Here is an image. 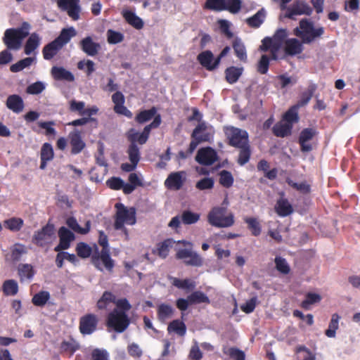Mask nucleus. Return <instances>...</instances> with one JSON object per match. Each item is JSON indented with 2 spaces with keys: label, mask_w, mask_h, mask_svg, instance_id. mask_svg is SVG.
<instances>
[{
  "label": "nucleus",
  "mask_w": 360,
  "mask_h": 360,
  "mask_svg": "<svg viewBox=\"0 0 360 360\" xmlns=\"http://www.w3.org/2000/svg\"><path fill=\"white\" fill-rule=\"evenodd\" d=\"M325 29L322 26L315 27L314 22L307 18L302 19L299 26L294 29V34L299 37L303 44H309L321 38Z\"/></svg>",
  "instance_id": "f257e3e1"
},
{
  "label": "nucleus",
  "mask_w": 360,
  "mask_h": 360,
  "mask_svg": "<svg viewBox=\"0 0 360 360\" xmlns=\"http://www.w3.org/2000/svg\"><path fill=\"white\" fill-rule=\"evenodd\" d=\"M214 134V129L212 125L205 122H200L195 127L191 134V141L188 148V153L192 154L198 146L203 142H211Z\"/></svg>",
  "instance_id": "f03ea898"
},
{
  "label": "nucleus",
  "mask_w": 360,
  "mask_h": 360,
  "mask_svg": "<svg viewBox=\"0 0 360 360\" xmlns=\"http://www.w3.org/2000/svg\"><path fill=\"white\" fill-rule=\"evenodd\" d=\"M117 209L114 227L116 230H122L126 237H128V231L124 227V224L134 225L136 222V209L133 207H127L122 203L115 204Z\"/></svg>",
  "instance_id": "7ed1b4c3"
},
{
  "label": "nucleus",
  "mask_w": 360,
  "mask_h": 360,
  "mask_svg": "<svg viewBox=\"0 0 360 360\" xmlns=\"http://www.w3.org/2000/svg\"><path fill=\"white\" fill-rule=\"evenodd\" d=\"M226 207H214L209 212V223L215 227L227 228L234 224V216L232 213L226 214Z\"/></svg>",
  "instance_id": "20e7f679"
},
{
  "label": "nucleus",
  "mask_w": 360,
  "mask_h": 360,
  "mask_svg": "<svg viewBox=\"0 0 360 360\" xmlns=\"http://www.w3.org/2000/svg\"><path fill=\"white\" fill-rule=\"evenodd\" d=\"M130 324V320L124 311L113 309L107 317L106 325L118 333H123Z\"/></svg>",
  "instance_id": "39448f33"
},
{
  "label": "nucleus",
  "mask_w": 360,
  "mask_h": 360,
  "mask_svg": "<svg viewBox=\"0 0 360 360\" xmlns=\"http://www.w3.org/2000/svg\"><path fill=\"white\" fill-rule=\"evenodd\" d=\"M54 226L48 223L40 230L34 232L32 236V243L41 248L50 245L54 238Z\"/></svg>",
  "instance_id": "423d86ee"
},
{
  "label": "nucleus",
  "mask_w": 360,
  "mask_h": 360,
  "mask_svg": "<svg viewBox=\"0 0 360 360\" xmlns=\"http://www.w3.org/2000/svg\"><path fill=\"white\" fill-rule=\"evenodd\" d=\"M195 160L201 165L211 166L219 160V155L213 148L202 147L198 150Z\"/></svg>",
  "instance_id": "0eeeda50"
},
{
  "label": "nucleus",
  "mask_w": 360,
  "mask_h": 360,
  "mask_svg": "<svg viewBox=\"0 0 360 360\" xmlns=\"http://www.w3.org/2000/svg\"><path fill=\"white\" fill-rule=\"evenodd\" d=\"M230 144L238 148L249 143L248 134L245 130L231 127L228 130Z\"/></svg>",
  "instance_id": "6e6552de"
},
{
  "label": "nucleus",
  "mask_w": 360,
  "mask_h": 360,
  "mask_svg": "<svg viewBox=\"0 0 360 360\" xmlns=\"http://www.w3.org/2000/svg\"><path fill=\"white\" fill-rule=\"evenodd\" d=\"M312 12V8L307 3L304 1L297 0L287 8L285 17L293 20L296 15H310Z\"/></svg>",
  "instance_id": "1a4fd4ad"
},
{
  "label": "nucleus",
  "mask_w": 360,
  "mask_h": 360,
  "mask_svg": "<svg viewBox=\"0 0 360 360\" xmlns=\"http://www.w3.org/2000/svg\"><path fill=\"white\" fill-rule=\"evenodd\" d=\"M98 319L96 315L88 314L80 318L79 331L84 335H91L96 331Z\"/></svg>",
  "instance_id": "9d476101"
},
{
  "label": "nucleus",
  "mask_w": 360,
  "mask_h": 360,
  "mask_svg": "<svg viewBox=\"0 0 360 360\" xmlns=\"http://www.w3.org/2000/svg\"><path fill=\"white\" fill-rule=\"evenodd\" d=\"M176 257L184 259L187 265L193 266H201L203 263L202 258L199 254L190 249L179 250L176 253Z\"/></svg>",
  "instance_id": "9b49d317"
},
{
  "label": "nucleus",
  "mask_w": 360,
  "mask_h": 360,
  "mask_svg": "<svg viewBox=\"0 0 360 360\" xmlns=\"http://www.w3.org/2000/svg\"><path fill=\"white\" fill-rule=\"evenodd\" d=\"M92 262L100 271H103L105 267L108 271H111L114 267V262L110 257V251L106 250H102L98 256H93Z\"/></svg>",
  "instance_id": "f8f14e48"
},
{
  "label": "nucleus",
  "mask_w": 360,
  "mask_h": 360,
  "mask_svg": "<svg viewBox=\"0 0 360 360\" xmlns=\"http://www.w3.org/2000/svg\"><path fill=\"white\" fill-rule=\"evenodd\" d=\"M58 236L60 242L54 248L56 252L68 249L70 247L71 242L75 238V234L65 226H62L59 229Z\"/></svg>",
  "instance_id": "ddd939ff"
},
{
  "label": "nucleus",
  "mask_w": 360,
  "mask_h": 360,
  "mask_svg": "<svg viewBox=\"0 0 360 360\" xmlns=\"http://www.w3.org/2000/svg\"><path fill=\"white\" fill-rule=\"evenodd\" d=\"M317 134V131L314 128H305L300 132L299 136V143L302 152H309L312 150V146L309 141Z\"/></svg>",
  "instance_id": "4468645a"
},
{
  "label": "nucleus",
  "mask_w": 360,
  "mask_h": 360,
  "mask_svg": "<svg viewBox=\"0 0 360 360\" xmlns=\"http://www.w3.org/2000/svg\"><path fill=\"white\" fill-rule=\"evenodd\" d=\"M198 60L200 64L209 71L215 70L219 65L217 58H214L211 51H204L198 54Z\"/></svg>",
  "instance_id": "2eb2a0df"
},
{
  "label": "nucleus",
  "mask_w": 360,
  "mask_h": 360,
  "mask_svg": "<svg viewBox=\"0 0 360 360\" xmlns=\"http://www.w3.org/2000/svg\"><path fill=\"white\" fill-rule=\"evenodd\" d=\"M79 46L84 53L91 57L96 56L101 49L100 44L94 41L91 37L82 39L79 42Z\"/></svg>",
  "instance_id": "dca6fc26"
},
{
  "label": "nucleus",
  "mask_w": 360,
  "mask_h": 360,
  "mask_svg": "<svg viewBox=\"0 0 360 360\" xmlns=\"http://www.w3.org/2000/svg\"><path fill=\"white\" fill-rule=\"evenodd\" d=\"M184 176H185L184 172H172L165 181V186L169 189L179 190L184 184Z\"/></svg>",
  "instance_id": "f3484780"
},
{
  "label": "nucleus",
  "mask_w": 360,
  "mask_h": 360,
  "mask_svg": "<svg viewBox=\"0 0 360 360\" xmlns=\"http://www.w3.org/2000/svg\"><path fill=\"white\" fill-rule=\"evenodd\" d=\"M72 154L77 155L82 152L86 144L83 141L79 131L75 129L69 134Z\"/></svg>",
  "instance_id": "a211bd4d"
},
{
  "label": "nucleus",
  "mask_w": 360,
  "mask_h": 360,
  "mask_svg": "<svg viewBox=\"0 0 360 360\" xmlns=\"http://www.w3.org/2000/svg\"><path fill=\"white\" fill-rule=\"evenodd\" d=\"M11 31V29H7L5 31L3 38L4 43L8 49L18 50L21 46L22 41Z\"/></svg>",
  "instance_id": "6ab92c4d"
},
{
  "label": "nucleus",
  "mask_w": 360,
  "mask_h": 360,
  "mask_svg": "<svg viewBox=\"0 0 360 360\" xmlns=\"http://www.w3.org/2000/svg\"><path fill=\"white\" fill-rule=\"evenodd\" d=\"M41 42V37L36 32L32 33L27 39L25 46L24 52L26 55L30 56L34 53V51L37 49Z\"/></svg>",
  "instance_id": "aec40b11"
},
{
  "label": "nucleus",
  "mask_w": 360,
  "mask_h": 360,
  "mask_svg": "<svg viewBox=\"0 0 360 360\" xmlns=\"http://www.w3.org/2000/svg\"><path fill=\"white\" fill-rule=\"evenodd\" d=\"M6 105L9 110L16 114L21 112L25 107L22 98L17 94L10 95L7 98Z\"/></svg>",
  "instance_id": "412c9836"
},
{
  "label": "nucleus",
  "mask_w": 360,
  "mask_h": 360,
  "mask_svg": "<svg viewBox=\"0 0 360 360\" xmlns=\"http://www.w3.org/2000/svg\"><path fill=\"white\" fill-rule=\"evenodd\" d=\"M204 7L214 11H229L232 13V4L226 0H207Z\"/></svg>",
  "instance_id": "4be33fe9"
},
{
  "label": "nucleus",
  "mask_w": 360,
  "mask_h": 360,
  "mask_svg": "<svg viewBox=\"0 0 360 360\" xmlns=\"http://www.w3.org/2000/svg\"><path fill=\"white\" fill-rule=\"evenodd\" d=\"M302 44V41H300L297 39H288L285 41V51L290 56L299 54L303 51Z\"/></svg>",
  "instance_id": "5701e85b"
},
{
  "label": "nucleus",
  "mask_w": 360,
  "mask_h": 360,
  "mask_svg": "<svg viewBox=\"0 0 360 360\" xmlns=\"http://www.w3.org/2000/svg\"><path fill=\"white\" fill-rule=\"evenodd\" d=\"M51 75L56 80L67 82H73L75 80L73 74L62 67L53 66L51 69Z\"/></svg>",
  "instance_id": "b1692460"
},
{
  "label": "nucleus",
  "mask_w": 360,
  "mask_h": 360,
  "mask_svg": "<svg viewBox=\"0 0 360 360\" xmlns=\"http://www.w3.org/2000/svg\"><path fill=\"white\" fill-rule=\"evenodd\" d=\"M79 349V344L72 338L63 340L60 345V352L66 354L70 356L73 355Z\"/></svg>",
  "instance_id": "393cba45"
},
{
  "label": "nucleus",
  "mask_w": 360,
  "mask_h": 360,
  "mask_svg": "<svg viewBox=\"0 0 360 360\" xmlns=\"http://www.w3.org/2000/svg\"><path fill=\"white\" fill-rule=\"evenodd\" d=\"M63 48L56 41L53 40L44 46L42 49L43 57L45 60H51Z\"/></svg>",
  "instance_id": "a878e982"
},
{
  "label": "nucleus",
  "mask_w": 360,
  "mask_h": 360,
  "mask_svg": "<svg viewBox=\"0 0 360 360\" xmlns=\"http://www.w3.org/2000/svg\"><path fill=\"white\" fill-rule=\"evenodd\" d=\"M122 15L124 20L130 25L137 30H141L143 27V21L141 18L136 15V13L129 10H124L122 11Z\"/></svg>",
  "instance_id": "bb28decb"
},
{
  "label": "nucleus",
  "mask_w": 360,
  "mask_h": 360,
  "mask_svg": "<svg viewBox=\"0 0 360 360\" xmlns=\"http://www.w3.org/2000/svg\"><path fill=\"white\" fill-rule=\"evenodd\" d=\"M277 214L281 217H287L292 213L293 208L289 201L285 198H281L276 205Z\"/></svg>",
  "instance_id": "cd10ccee"
},
{
  "label": "nucleus",
  "mask_w": 360,
  "mask_h": 360,
  "mask_svg": "<svg viewBox=\"0 0 360 360\" xmlns=\"http://www.w3.org/2000/svg\"><path fill=\"white\" fill-rule=\"evenodd\" d=\"M317 89V86L314 83H310L307 91L302 93L300 100L295 105L299 108L308 104L311 99L314 92Z\"/></svg>",
  "instance_id": "c85d7f7f"
},
{
  "label": "nucleus",
  "mask_w": 360,
  "mask_h": 360,
  "mask_svg": "<svg viewBox=\"0 0 360 360\" xmlns=\"http://www.w3.org/2000/svg\"><path fill=\"white\" fill-rule=\"evenodd\" d=\"M266 11L262 8L259 10L254 15L246 20L247 23L252 27L258 28L264 22L266 18Z\"/></svg>",
  "instance_id": "c756f323"
},
{
  "label": "nucleus",
  "mask_w": 360,
  "mask_h": 360,
  "mask_svg": "<svg viewBox=\"0 0 360 360\" xmlns=\"http://www.w3.org/2000/svg\"><path fill=\"white\" fill-rule=\"evenodd\" d=\"M76 34V30L73 27L64 28L61 30L59 36L54 40L63 47L70 41L71 38L75 37Z\"/></svg>",
  "instance_id": "7c9ffc66"
},
{
  "label": "nucleus",
  "mask_w": 360,
  "mask_h": 360,
  "mask_svg": "<svg viewBox=\"0 0 360 360\" xmlns=\"http://www.w3.org/2000/svg\"><path fill=\"white\" fill-rule=\"evenodd\" d=\"M292 128V123L281 122L274 126L273 131L276 136L285 137L291 134Z\"/></svg>",
  "instance_id": "2f4dec72"
},
{
  "label": "nucleus",
  "mask_w": 360,
  "mask_h": 360,
  "mask_svg": "<svg viewBox=\"0 0 360 360\" xmlns=\"http://www.w3.org/2000/svg\"><path fill=\"white\" fill-rule=\"evenodd\" d=\"M66 224L69 228L77 233L80 234H86L90 230L91 221L89 220L86 221L85 227L82 228L77 223V219L75 217H71L68 218L66 220Z\"/></svg>",
  "instance_id": "473e14b6"
},
{
  "label": "nucleus",
  "mask_w": 360,
  "mask_h": 360,
  "mask_svg": "<svg viewBox=\"0 0 360 360\" xmlns=\"http://www.w3.org/2000/svg\"><path fill=\"white\" fill-rule=\"evenodd\" d=\"M233 49L236 56L243 62L247 61V51L242 40L238 37L233 41Z\"/></svg>",
  "instance_id": "72a5a7b5"
},
{
  "label": "nucleus",
  "mask_w": 360,
  "mask_h": 360,
  "mask_svg": "<svg viewBox=\"0 0 360 360\" xmlns=\"http://www.w3.org/2000/svg\"><path fill=\"white\" fill-rule=\"evenodd\" d=\"M18 271L21 282L30 281L34 275L32 266L28 264H20L18 268Z\"/></svg>",
  "instance_id": "f704fd0d"
},
{
  "label": "nucleus",
  "mask_w": 360,
  "mask_h": 360,
  "mask_svg": "<svg viewBox=\"0 0 360 360\" xmlns=\"http://www.w3.org/2000/svg\"><path fill=\"white\" fill-rule=\"evenodd\" d=\"M174 309L167 304H161L158 307V317L161 322H165L166 320L172 317L174 313Z\"/></svg>",
  "instance_id": "c9c22d12"
},
{
  "label": "nucleus",
  "mask_w": 360,
  "mask_h": 360,
  "mask_svg": "<svg viewBox=\"0 0 360 360\" xmlns=\"http://www.w3.org/2000/svg\"><path fill=\"white\" fill-rule=\"evenodd\" d=\"M128 140L131 143H139L141 145L146 143L149 137L143 132L139 133L134 129H131L127 133Z\"/></svg>",
  "instance_id": "e433bc0d"
},
{
  "label": "nucleus",
  "mask_w": 360,
  "mask_h": 360,
  "mask_svg": "<svg viewBox=\"0 0 360 360\" xmlns=\"http://www.w3.org/2000/svg\"><path fill=\"white\" fill-rule=\"evenodd\" d=\"M243 69L242 68H236L234 66L228 68L226 71V79L230 84L236 83L243 73Z\"/></svg>",
  "instance_id": "4c0bfd02"
},
{
  "label": "nucleus",
  "mask_w": 360,
  "mask_h": 360,
  "mask_svg": "<svg viewBox=\"0 0 360 360\" xmlns=\"http://www.w3.org/2000/svg\"><path fill=\"white\" fill-rule=\"evenodd\" d=\"M169 280L173 285L179 289L192 290L195 287V282L188 278L181 280L175 277H169Z\"/></svg>",
  "instance_id": "58836bf2"
},
{
  "label": "nucleus",
  "mask_w": 360,
  "mask_h": 360,
  "mask_svg": "<svg viewBox=\"0 0 360 360\" xmlns=\"http://www.w3.org/2000/svg\"><path fill=\"white\" fill-rule=\"evenodd\" d=\"M59 8L63 11H67L68 15L74 20H77L79 18V13L81 12V7L79 4H67L65 6L58 4Z\"/></svg>",
  "instance_id": "ea45409f"
},
{
  "label": "nucleus",
  "mask_w": 360,
  "mask_h": 360,
  "mask_svg": "<svg viewBox=\"0 0 360 360\" xmlns=\"http://www.w3.org/2000/svg\"><path fill=\"white\" fill-rule=\"evenodd\" d=\"M157 109L155 107L149 110H144L141 111L135 117L136 122L139 124H143L150 120L153 117H155Z\"/></svg>",
  "instance_id": "a19ab883"
},
{
  "label": "nucleus",
  "mask_w": 360,
  "mask_h": 360,
  "mask_svg": "<svg viewBox=\"0 0 360 360\" xmlns=\"http://www.w3.org/2000/svg\"><path fill=\"white\" fill-rule=\"evenodd\" d=\"M115 296L109 291H105L97 302V307L99 309H105L110 303H115Z\"/></svg>",
  "instance_id": "79ce46f5"
},
{
  "label": "nucleus",
  "mask_w": 360,
  "mask_h": 360,
  "mask_svg": "<svg viewBox=\"0 0 360 360\" xmlns=\"http://www.w3.org/2000/svg\"><path fill=\"white\" fill-rule=\"evenodd\" d=\"M219 182L224 188H229L231 187L234 182L232 174L227 170H221L219 173Z\"/></svg>",
  "instance_id": "37998d69"
},
{
  "label": "nucleus",
  "mask_w": 360,
  "mask_h": 360,
  "mask_svg": "<svg viewBox=\"0 0 360 360\" xmlns=\"http://www.w3.org/2000/svg\"><path fill=\"white\" fill-rule=\"evenodd\" d=\"M167 330L169 333L175 332L179 335L183 336L186 334V327L184 322L176 319L169 324Z\"/></svg>",
  "instance_id": "c03bdc74"
},
{
  "label": "nucleus",
  "mask_w": 360,
  "mask_h": 360,
  "mask_svg": "<svg viewBox=\"0 0 360 360\" xmlns=\"http://www.w3.org/2000/svg\"><path fill=\"white\" fill-rule=\"evenodd\" d=\"M222 351L224 354L229 356L234 360H245V359L244 352L236 347H224Z\"/></svg>",
  "instance_id": "a18cd8bd"
},
{
  "label": "nucleus",
  "mask_w": 360,
  "mask_h": 360,
  "mask_svg": "<svg viewBox=\"0 0 360 360\" xmlns=\"http://www.w3.org/2000/svg\"><path fill=\"white\" fill-rule=\"evenodd\" d=\"M188 300L191 304L210 303L209 297L201 291H195L188 295Z\"/></svg>",
  "instance_id": "49530a36"
},
{
  "label": "nucleus",
  "mask_w": 360,
  "mask_h": 360,
  "mask_svg": "<svg viewBox=\"0 0 360 360\" xmlns=\"http://www.w3.org/2000/svg\"><path fill=\"white\" fill-rule=\"evenodd\" d=\"M340 316L338 314H333L330 321L328 328L326 330V335L328 338H335L336 330L339 326Z\"/></svg>",
  "instance_id": "de8ad7c7"
},
{
  "label": "nucleus",
  "mask_w": 360,
  "mask_h": 360,
  "mask_svg": "<svg viewBox=\"0 0 360 360\" xmlns=\"http://www.w3.org/2000/svg\"><path fill=\"white\" fill-rule=\"evenodd\" d=\"M27 253V249L22 244L16 243L11 248V258L14 262L19 261Z\"/></svg>",
  "instance_id": "09e8293b"
},
{
  "label": "nucleus",
  "mask_w": 360,
  "mask_h": 360,
  "mask_svg": "<svg viewBox=\"0 0 360 360\" xmlns=\"http://www.w3.org/2000/svg\"><path fill=\"white\" fill-rule=\"evenodd\" d=\"M33 61H34V58H32L31 57L25 58L24 59L19 60L16 63L11 65L10 70L12 72H20L22 70H24L25 68L30 67L32 65V63H33Z\"/></svg>",
  "instance_id": "8fccbe9b"
},
{
  "label": "nucleus",
  "mask_w": 360,
  "mask_h": 360,
  "mask_svg": "<svg viewBox=\"0 0 360 360\" xmlns=\"http://www.w3.org/2000/svg\"><path fill=\"white\" fill-rule=\"evenodd\" d=\"M5 226L12 231H18L23 226V220L21 218L12 217L4 221Z\"/></svg>",
  "instance_id": "3c124183"
},
{
  "label": "nucleus",
  "mask_w": 360,
  "mask_h": 360,
  "mask_svg": "<svg viewBox=\"0 0 360 360\" xmlns=\"http://www.w3.org/2000/svg\"><path fill=\"white\" fill-rule=\"evenodd\" d=\"M238 148H240V153L238 155V163L243 166L245 165L250 160L251 155L250 145L248 143V145L238 147Z\"/></svg>",
  "instance_id": "603ef678"
},
{
  "label": "nucleus",
  "mask_w": 360,
  "mask_h": 360,
  "mask_svg": "<svg viewBox=\"0 0 360 360\" xmlns=\"http://www.w3.org/2000/svg\"><path fill=\"white\" fill-rule=\"evenodd\" d=\"M50 298V294L47 291H40L32 297V303L37 307H42L46 304Z\"/></svg>",
  "instance_id": "864d4df0"
},
{
  "label": "nucleus",
  "mask_w": 360,
  "mask_h": 360,
  "mask_svg": "<svg viewBox=\"0 0 360 360\" xmlns=\"http://www.w3.org/2000/svg\"><path fill=\"white\" fill-rule=\"evenodd\" d=\"M200 219V214L189 210L184 211L181 214L183 224L189 225L195 224Z\"/></svg>",
  "instance_id": "5fc2aeb1"
},
{
  "label": "nucleus",
  "mask_w": 360,
  "mask_h": 360,
  "mask_svg": "<svg viewBox=\"0 0 360 360\" xmlns=\"http://www.w3.org/2000/svg\"><path fill=\"white\" fill-rule=\"evenodd\" d=\"M245 221L248 224V229L251 231L252 235L257 236L261 233L262 229L257 219L255 217H246Z\"/></svg>",
  "instance_id": "6e6d98bb"
},
{
  "label": "nucleus",
  "mask_w": 360,
  "mask_h": 360,
  "mask_svg": "<svg viewBox=\"0 0 360 360\" xmlns=\"http://www.w3.org/2000/svg\"><path fill=\"white\" fill-rule=\"evenodd\" d=\"M127 153L131 162L138 164L140 160V149L136 143H131L129 146Z\"/></svg>",
  "instance_id": "4d7b16f0"
},
{
  "label": "nucleus",
  "mask_w": 360,
  "mask_h": 360,
  "mask_svg": "<svg viewBox=\"0 0 360 360\" xmlns=\"http://www.w3.org/2000/svg\"><path fill=\"white\" fill-rule=\"evenodd\" d=\"M31 28L30 23L27 22H23L20 27L18 28H10L11 32H13L22 41L29 35V32Z\"/></svg>",
  "instance_id": "13d9d810"
},
{
  "label": "nucleus",
  "mask_w": 360,
  "mask_h": 360,
  "mask_svg": "<svg viewBox=\"0 0 360 360\" xmlns=\"http://www.w3.org/2000/svg\"><path fill=\"white\" fill-rule=\"evenodd\" d=\"M3 291L6 295H15L18 291V283L14 280H8L4 283Z\"/></svg>",
  "instance_id": "bf43d9fd"
},
{
  "label": "nucleus",
  "mask_w": 360,
  "mask_h": 360,
  "mask_svg": "<svg viewBox=\"0 0 360 360\" xmlns=\"http://www.w3.org/2000/svg\"><path fill=\"white\" fill-rule=\"evenodd\" d=\"M299 108L295 105L291 107L284 115L283 121L287 123H292V124L295 122H297L299 120L298 117V110Z\"/></svg>",
  "instance_id": "052dcab7"
},
{
  "label": "nucleus",
  "mask_w": 360,
  "mask_h": 360,
  "mask_svg": "<svg viewBox=\"0 0 360 360\" xmlns=\"http://www.w3.org/2000/svg\"><path fill=\"white\" fill-rule=\"evenodd\" d=\"M262 42V44L260 46V50L262 51H266L270 49L272 53V59L276 60V52L278 50H275V44L274 43V40L271 39V38L265 37Z\"/></svg>",
  "instance_id": "680f3d73"
},
{
  "label": "nucleus",
  "mask_w": 360,
  "mask_h": 360,
  "mask_svg": "<svg viewBox=\"0 0 360 360\" xmlns=\"http://www.w3.org/2000/svg\"><path fill=\"white\" fill-rule=\"evenodd\" d=\"M214 185V179L212 177H205L199 180L196 184L195 188L200 191L212 189Z\"/></svg>",
  "instance_id": "e2e57ef3"
},
{
  "label": "nucleus",
  "mask_w": 360,
  "mask_h": 360,
  "mask_svg": "<svg viewBox=\"0 0 360 360\" xmlns=\"http://www.w3.org/2000/svg\"><path fill=\"white\" fill-rule=\"evenodd\" d=\"M286 37L287 31L285 29H279L276 31L274 37L271 38L275 44V50H278Z\"/></svg>",
  "instance_id": "0e129e2a"
},
{
  "label": "nucleus",
  "mask_w": 360,
  "mask_h": 360,
  "mask_svg": "<svg viewBox=\"0 0 360 360\" xmlns=\"http://www.w3.org/2000/svg\"><path fill=\"white\" fill-rule=\"evenodd\" d=\"M172 240L170 239L159 243L157 249L158 255L162 258H165L168 255L169 248L172 247Z\"/></svg>",
  "instance_id": "69168bd1"
},
{
  "label": "nucleus",
  "mask_w": 360,
  "mask_h": 360,
  "mask_svg": "<svg viewBox=\"0 0 360 360\" xmlns=\"http://www.w3.org/2000/svg\"><path fill=\"white\" fill-rule=\"evenodd\" d=\"M106 34L108 42L110 44L120 43L124 39V35L121 32H116L112 30H108Z\"/></svg>",
  "instance_id": "338daca9"
},
{
  "label": "nucleus",
  "mask_w": 360,
  "mask_h": 360,
  "mask_svg": "<svg viewBox=\"0 0 360 360\" xmlns=\"http://www.w3.org/2000/svg\"><path fill=\"white\" fill-rule=\"evenodd\" d=\"M275 264L276 269L283 274H288L290 272V266L285 259L281 257H276Z\"/></svg>",
  "instance_id": "774afa93"
}]
</instances>
